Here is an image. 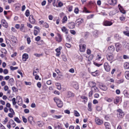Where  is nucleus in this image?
I'll list each match as a JSON object with an SVG mask.
<instances>
[{
  "instance_id": "obj_59",
  "label": "nucleus",
  "mask_w": 129,
  "mask_h": 129,
  "mask_svg": "<svg viewBox=\"0 0 129 129\" xmlns=\"http://www.w3.org/2000/svg\"><path fill=\"white\" fill-rule=\"evenodd\" d=\"M8 121V118L7 117H6L5 120H4V121H3V122H4V123L5 124Z\"/></svg>"
},
{
  "instance_id": "obj_16",
  "label": "nucleus",
  "mask_w": 129,
  "mask_h": 129,
  "mask_svg": "<svg viewBox=\"0 0 129 129\" xmlns=\"http://www.w3.org/2000/svg\"><path fill=\"white\" fill-rule=\"evenodd\" d=\"M91 91L93 92H98L99 91L98 88L95 86L91 87Z\"/></svg>"
},
{
  "instance_id": "obj_19",
  "label": "nucleus",
  "mask_w": 129,
  "mask_h": 129,
  "mask_svg": "<svg viewBox=\"0 0 129 129\" xmlns=\"http://www.w3.org/2000/svg\"><path fill=\"white\" fill-rule=\"evenodd\" d=\"M17 98L18 100V103L19 104H21L22 103V100L20 96H17Z\"/></svg>"
},
{
  "instance_id": "obj_24",
  "label": "nucleus",
  "mask_w": 129,
  "mask_h": 129,
  "mask_svg": "<svg viewBox=\"0 0 129 129\" xmlns=\"http://www.w3.org/2000/svg\"><path fill=\"white\" fill-rule=\"evenodd\" d=\"M120 97L116 96L115 98V99L114 100V103L117 104L119 101Z\"/></svg>"
},
{
  "instance_id": "obj_12",
  "label": "nucleus",
  "mask_w": 129,
  "mask_h": 129,
  "mask_svg": "<svg viewBox=\"0 0 129 129\" xmlns=\"http://www.w3.org/2000/svg\"><path fill=\"white\" fill-rule=\"evenodd\" d=\"M99 87L101 89L104 91H106L107 89V88L106 86L102 84H100Z\"/></svg>"
},
{
  "instance_id": "obj_63",
  "label": "nucleus",
  "mask_w": 129,
  "mask_h": 129,
  "mask_svg": "<svg viewBox=\"0 0 129 129\" xmlns=\"http://www.w3.org/2000/svg\"><path fill=\"white\" fill-rule=\"evenodd\" d=\"M25 83L26 85H30L31 84V83L30 82H26L25 81Z\"/></svg>"
},
{
  "instance_id": "obj_27",
  "label": "nucleus",
  "mask_w": 129,
  "mask_h": 129,
  "mask_svg": "<svg viewBox=\"0 0 129 129\" xmlns=\"http://www.w3.org/2000/svg\"><path fill=\"white\" fill-rule=\"evenodd\" d=\"M62 31L65 32L66 34L68 33V30L64 26L62 28Z\"/></svg>"
},
{
  "instance_id": "obj_13",
  "label": "nucleus",
  "mask_w": 129,
  "mask_h": 129,
  "mask_svg": "<svg viewBox=\"0 0 129 129\" xmlns=\"http://www.w3.org/2000/svg\"><path fill=\"white\" fill-rule=\"evenodd\" d=\"M76 23H78V25H79L81 23L83 22V20L82 19L79 18L76 20Z\"/></svg>"
},
{
  "instance_id": "obj_51",
  "label": "nucleus",
  "mask_w": 129,
  "mask_h": 129,
  "mask_svg": "<svg viewBox=\"0 0 129 129\" xmlns=\"http://www.w3.org/2000/svg\"><path fill=\"white\" fill-rule=\"evenodd\" d=\"M27 40L28 44H29L31 42L30 38L29 37L27 38Z\"/></svg>"
},
{
  "instance_id": "obj_44",
  "label": "nucleus",
  "mask_w": 129,
  "mask_h": 129,
  "mask_svg": "<svg viewBox=\"0 0 129 129\" xmlns=\"http://www.w3.org/2000/svg\"><path fill=\"white\" fill-rule=\"evenodd\" d=\"M30 12L29 11L27 10L26 11L25 15L27 17H28L29 15Z\"/></svg>"
},
{
  "instance_id": "obj_45",
  "label": "nucleus",
  "mask_w": 129,
  "mask_h": 129,
  "mask_svg": "<svg viewBox=\"0 0 129 129\" xmlns=\"http://www.w3.org/2000/svg\"><path fill=\"white\" fill-rule=\"evenodd\" d=\"M102 109V107L101 106H97L96 107V109L98 111H100Z\"/></svg>"
},
{
  "instance_id": "obj_14",
  "label": "nucleus",
  "mask_w": 129,
  "mask_h": 129,
  "mask_svg": "<svg viewBox=\"0 0 129 129\" xmlns=\"http://www.w3.org/2000/svg\"><path fill=\"white\" fill-rule=\"evenodd\" d=\"M67 97L68 98L71 97H74V94L71 92L69 91L67 93Z\"/></svg>"
},
{
  "instance_id": "obj_38",
  "label": "nucleus",
  "mask_w": 129,
  "mask_h": 129,
  "mask_svg": "<svg viewBox=\"0 0 129 129\" xmlns=\"http://www.w3.org/2000/svg\"><path fill=\"white\" fill-rule=\"evenodd\" d=\"M123 33L124 34L128 37H129V31H124Z\"/></svg>"
},
{
  "instance_id": "obj_21",
  "label": "nucleus",
  "mask_w": 129,
  "mask_h": 129,
  "mask_svg": "<svg viewBox=\"0 0 129 129\" xmlns=\"http://www.w3.org/2000/svg\"><path fill=\"white\" fill-rule=\"evenodd\" d=\"M8 123H9L11 125H12L13 127H14L16 126L15 122L12 119H11L9 121V122H8Z\"/></svg>"
},
{
  "instance_id": "obj_43",
  "label": "nucleus",
  "mask_w": 129,
  "mask_h": 129,
  "mask_svg": "<svg viewBox=\"0 0 129 129\" xmlns=\"http://www.w3.org/2000/svg\"><path fill=\"white\" fill-rule=\"evenodd\" d=\"M33 117L31 116H29L28 117V120L30 123H31L32 121L33 120Z\"/></svg>"
},
{
  "instance_id": "obj_18",
  "label": "nucleus",
  "mask_w": 129,
  "mask_h": 129,
  "mask_svg": "<svg viewBox=\"0 0 129 129\" xmlns=\"http://www.w3.org/2000/svg\"><path fill=\"white\" fill-rule=\"evenodd\" d=\"M104 125L106 127V129H110V123L108 122H105Z\"/></svg>"
},
{
  "instance_id": "obj_56",
  "label": "nucleus",
  "mask_w": 129,
  "mask_h": 129,
  "mask_svg": "<svg viewBox=\"0 0 129 129\" xmlns=\"http://www.w3.org/2000/svg\"><path fill=\"white\" fill-rule=\"evenodd\" d=\"M106 101L109 102H111L113 100V99L112 98H108L106 99Z\"/></svg>"
},
{
  "instance_id": "obj_41",
  "label": "nucleus",
  "mask_w": 129,
  "mask_h": 129,
  "mask_svg": "<svg viewBox=\"0 0 129 129\" xmlns=\"http://www.w3.org/2000/svg\"><path fill=\"white\" fill-rule=\"evenodd\" d=\"M62 116L61 115H54L53 116V117L54 118H55L56 119H59L60 118L62 117Z\"/></svg>"
},
{
  "instance_id": "obj_32",
  "label": "nucleus",
  "mask_w": 129,
  "mask_h": 129,
  "mask_svg": "<svg viewBox=\"0 0 129 129\" xmlns=\"http://www.w3.org/2000/svg\"><path fill=\"white\" fill-rule=\"evenodd\" d=\"M115 45L116 47V51L118 52L120 47V45L119 44L117 43Z\"/></svg>"
},
{
  "instance_id": "obj_7",
  "label": "nucleus",
  "mask_w": 129,
  "mask_h": 129,
  "mask_svg": "<svg viewBox=\"0 0 129 129\" xmlns=\"http://www.w3.org/2000/svg\"><path fill=\"white\" fill-rule=\"evenodd\" d=\"M68 27L70 29H73L75 27V23L73 22H70L68 23Z\"/></svg>"
},
{
  "instance_id": "obj_9",
  "label": "nucleus",
  "mask_w": 129,
  "mask_h": 129,
  "mask_svg": "<svg viewBox=\"0 0 129 129\" xmlns=\"http://www.w3.org/2000/svg\"><path fill=\"white\" fill-rule=\"evenodd\" d=\"M115 50V48L114 46H111L109 47L108 50L109 51L110 53H112Z\"/></svg>"
},
{
  "instance_id": "obj_49",
  "label": "nucleus",
  "mask_w": 129,
  "mask_h": 129,
  "mask_svg": "<svg viewBox=\"0 0 129 129\" xmlns=\"http://www.w3.org/2000/svg\"><path fill=\"white\" fill-rule=\"evenodd\" d=\"M22 120L23 122L25 123H26L27 122V119L25 118L24 116H22Z\"/></svg>"
},
{
  "instance_id": "obj_60",
  "label": "nucleus",
  "mask_w": 129,
  "mask_h": 129,
  "mask_svg": "<svg viewBox=\"0 0 129 129\" xmlns=\"http://www.w3.org/2000/svg\"><path fill=\"white\" fill-rule=\"evenodd\" d=\"M0 128L1 129H6L4 126L0 123Z\"/></svg>"
},
{
  "instance_id": "obj_35",
  "label": "nucleus",
  "mask_w": 129,
  "mask_h": 129,
  "mask_svg": "<svg viewBox=\"0 0 129 129\" xmlns=\"http://www.w3.org/2000/svg\"><path fill=\"white\" fill-rule=\"evenodd\" d=\"M14 120L18 123H20L21 121L17 117H15L14 118Z\"/></svg>"
},
{
  "instance_id": "obj_4",
  "label": "nucleus",
  "mask_w": 129,
  "mask_h": 129,
  "mask_svg": "<svg viewBox=\"0 0 129 129\" xmlns=\"http://www.w3.org/2000/svg\"><path fill=\"white\" fill-rule=\"evenodd\" d=\"M103 24L105 26H110L113 23L110 21L106 20L103 22Z\"/></svg>"
},
{
  "instance_id": "obj_55",
  "label": "nucleus",
  "mask_w": 129,
  "mask_h": 129,
  "mask_svg": "<svg viewBox=\"0 0 129 129\" xmlns=\"http://www.w3.org/2000/svg\"><path fill=\"white\" fill-rule=\"evenodd\" d=\"M78 11H79V9H78V8H75V10H74L76 14H77L78 13Z\"/></svg>"
},
{
  "instance_id": "obj_58",
  "label": "nucleus",
  "mask_w": 129,
  "mask_h": 129,
  "mask_svg": "<svg viewBox=\"0 0 129 129\" xmlns=\"http://www.w3.org/2000/svg\"><path fill=\"white\" fill-rule=\"evenodd\" d=\"M93 103L94 104H98V102L96 100H94L93 101Z\"/></svg>"
},
{
  "instance_id": "obj_62",
  "label": "nucleus",
  "mask_w": 129,
  "mask_h": 129,
  "mask_svg": "<svg viewBox=\"0 0 129 129\" xmlns=\"http://www.w3.org/2000/svg\"><path fill=\"white\" fill-rule=\"evenodd\" d=\"M40 37L39 36H38L35 38V40L37 41H39L40 39Z\"/></svg>"
},
{
  "instance_id": "obj_50",
  "label": "nucleus",
  "mask_w": 129,
  "mask_h": 129,
  "mask_svg": "<svg viewBox=\"0 0 129 129\" xmlns=\"http://www.w3.org/2000/svg\"><path fill=\"white\" fill-rule=\"evenodd\" d=\"M120 12L121 13H122L123 14H125V13L126 12H125V11L123 9L121 8V9H120Z\"/></svg>"
},
{
  "instance_id": "obj_25",
  "label": "nucleus",
  "mask_w": 129,
  "mask_h": 129,
  "mask_svg": "<svg viewBox=\"0 0 129 129\" xmlns=\"http://www.w3.org/2000/svg\"><path fill=\"white\" fill-rule=\"evenodd\" d=\"M34 70L33 74L34 75L36 76L37 75V73L39 72L38 69L37 68H35Z\"/></svg>"
},
{
  "instance_id": "obj_6",
  "label": "nucleus",
  "mask_w": 129,
  "mask_h": 129,
  "mask_svg": "<svg viewBox=\"0 0 129 129\" xmlns=\"http://www.w3.org/2000/svg\"><path fill=\"white\" fill-rule=\"evenodd\" d=\"M106 56L107 60L109 61L112 60L113 58V55L112 53L108 54Z\"/></svg>"
},
{
  "instance_id": "obj_17",
  "label": "nucleus",
  "mask_w": 129,
  "mask_h": 129,
  "mask_svg": "<svg viewBox=\"0 0 129 129\" xmlns=\"http://www.w3.org/2000/svg\"><path fill=\"white\" fill-rule=\"evenodd\" d=\"M28 55L27 54H24L22 56V59L23 61H25L26 59L28 58Z\"/></svg>"
},
{
  "instance_id": "obj_42",
  "label": "nucleus",
  "mask_w": 129,
  "mask_h": 129,
  "mask_svg": "<svg viewBox=\"0 0 129 129\" xmlns=\"http://www.w3.org/2000/svg\"><path fill=\"white\" fill-rule=\"evenodd\" d=\"M61 57L63 61H67V59L65 55H62L61 56Z\"/></svg>"
},
{
  "instance_id": "obj_52",
  "label": "nucleus",
  "mask_w": 129,
  "mask_h": 129,
  "mask_svg": "<svg viewBox=\"0 0 129 129\" xmlns=\"http://www.w3.org/2000/svg\"><path fill=\"white\" fill-rule=\"evenodd\" d=\"M47 116V114L46 113L44 112V113H42V116L43 117H46Z\"/></svg>"
},
{
  "instance_id": "obj_29",
  "label": "nucleus",
  "mask_w": 129,
  "mask_h": 129,
  "mask_svg": "<svg viewBox=\"0 0 129 129\" xmlns=\"http://www.w3.org/2000/svg\"><path fill=\"white\" fill-rule=\"evenodd\" d=\"M57 87V88L59 90H60L61 89V87L60 84L59 83H55Z\"/></svg>"
},
{
  "instance_id": "obj_30",
  "label": "nucleus",
  "mask_w": 129,
  "mask_h": 129,
  "mask_svg": "<svg viewBox=\"0 0 129 129\" xmlns=\"http://www.w3.org/2000/svg\"><path fill=\"white\" fill-rule=\"evenodd\" d=\"M123 93L125 97L127 98L129 97V94L128 93V92L126 90H124L123 91Z\"/></svg>"
},
{
  "instance_id": "obj_57",
  "label": "nucleus",
  "mask_w": 129,
  "mask_h": 129,
  "mask_svg": "<svg viewBox=\"0 0 129 129\" xmlns=\"http://www.w3.org/2000/svg\"><path fill=\"white\" fill-rule=\"evenodd\" d=\"M44 25L46 28H48L49 27V25L46 23H44Z\"/></svg>"
},
{
  "instance_id": "obj_15",
  "label": "nucleus",
  "mask_w": 129,
  "mask_h": 129,
  "mask_svg": "<svg viewBox=\"0 0 129 129\" xmlns=\"http://www.w3.org/2000/svg\"><path fill=\"white\" fill-rule=\"evenodd\" d=\"M57 36H58V37L56 38V41L58 42H60L62 41V38L59 34H58Z\"/></svg>"
},
{
  "instance_id": "obj_28",
  "label": "nucleus",
  "mask_w": 129,
  "mask_h": 129,
  "mask_svg": "<svg viewBox=\"0 0 129 129\" xmlns=\"http://www.w3.org/2000/svg\"><path fill=\"white\" fill-rule=\"evenodd\" d=\"M124 68L126 69H129V63L126 62L124 63Z\"/></svg>"
},
{
  "instance_id": "obj_11",
  "label": "nucleus",
  "mask_w": 129,
  "mask_h": 129,
  "mask_svg": "<svg viewBox=\"0 0 129 129\" xmlns=\"http://www.w3.org/2000/svg\"><path fill=\"white\" fill-rule=\"evenodd\" d=\"M29 20L30 22L32 24L34 23L35 21V20L33 18V15H30L29 17Z\"/></svg>"
},
{
  "instance_id": "obj_31",
  "label": "nucleus",
  "mask_w": 129,
  "mask_h": 129,
  "mask_svg": "<svg viewBox=\"0 0 129 129\" xmlns=\"http://www.w3.org/2000/svg\"><path fill=\"white\" fill-rule=\"evenodd\" d=\"M67 20V18L66 16H64L62 20V23H64L66 22Z\"/></svg>"
},
{
  "instance_id": "obj_8",
  "label": "nucleus",
  "mask_w": 129,
  "mask_h": 129,
  "mask_svg": "<svg viewBox=\"0 0 129 129\" xmlns=\"http://www.w3.org/2000/svg\"><path fill=\"white\" fill-rule=\"evenodd\" d=\"M1 23L2 25L4 27L7 28L8 26V24L6 21L4 19L1 20Z\"/></svg>"
},
{
  "instance_id": "obj_61",
  "label": "nucleus",
  "mask_w": 129,
  "mask_h": 129,
  "mask_svg": "<svg viewBox=\"0 0 129 129\" xmlns=\"http://www.w3.org/2000/svg\"><path fill=\"white\" fill-rule=\"evenodd\" d=\"M9 88L8 86L5 85L4 87V90L5 91H7L8 90Z\"/></svg>"
},
{
  "instance_id": "obj_34",
  "label": "nucleus",
  "mask_w": 129,
  "mask_h": 129,
  "mask_svg": "<svg viewBox=\"0 0 129 129\" xmlns=\"http://www.w3.org/2000/svg\"><path fill=\"white\" fill-rule=\"evenodd\" d=\"M88 110L90 111H91V103H89L88 105Z\"/></svg>"
},
{
  "instance_id": "obj_47",
  "label": "nucleus",
  "mask_w": 129,
  "mask_h": 129,
  "mask_svg": "<svg viewBox=\"0 0 129 129\" xmlns=\"http://www.w3.org/2000/svg\"><path fill=\"white\" fill-rule=\"evenodd\" d=\"M62 49V47H59L58 48L56 49L55 50L57 52H60V50Z\"/></svg>"
},
{
  "instance_id": "obj_22",
  "label": "nucleus",
  "mask_w": 129,
  "mask_h": 129,
  "mask_svg": "<svg viewBox=\"0 0 129 129\" xmlns=\"http://www.w3.org/2000/svg\"><path fill=\"white\" fill-rule=\"evenodd\" d=\"M81 97V98L83 100V102H84V103L87 102V98L86 97L84 96H82Z\"/></svg>"
},
{
  "instance_id": "obj_20",
  "label": "nucleus",
  "mask_w": 129,
  "mask_h": 129,
  "mask_svg": "<svg viewBox=\"0 0 129 129\" xmlns=\"http://www.w3.org/2000/svg\"><path fill=\"white\" fill-rule=\"evenodd\" d=\"M73 87L76 89H77L79 88V85L77 82H75L73 84Z\"/></svg>"
},
{
  "instance_id": "obj_2",
  "label": "nucleus",
  "mask_w": 129,
  "mask_h": 129,
  "mask_svg": "<svg viewBox=\"0 0 129 129\" xmlns=\"http://www.w3.org/2000/svg\"><path fill=\"white\" fill-rule=\"evenodd\" d=\"M117 116L118 118H122L124 114L122 110L120 109H119L117 110Z\"/></svg>"
},
{
  "instance_id": "obj_23",
  "label": "nucleus",
  "mask_w": 129,
  "mask_h": 129,
  "mask_svg": "<svg viewBox=\"0 0 129 129\" xmlns=\"http://www.w3.org/2000/svg\"><path fill=\"white\" fill-rule=\"evenodd\" d=\"M90 86L91 87L96 86V84L94 82L92 81L89 82V83Z\"/></svg>"
},
{
  "instance_id": "obj_33",
  "label": "nucleus",
  "mask_w": 129,
  "mask_h": 129,
  "mask_svg": "<svg viewBox=\"0 0 129 129\" xmlns=\"http://www.w3.org/2000/svg\"><path fill=\"white\" fill-rule=\"evenodd\" d=\"M74 114L75 116L78 117L80 116L79 113L76 110H74Z\"/></svg>"
},
{
  "instance_id": "obj_26",
  "label": "nucleus",
  "mask_w": 129,
  "mask_h": 129,
  "mask_svg": "<svg viewBox=\"0 0 129 129\" xmlns=\"http://www.w3.org/2000/svg\"><path fill=\"white\" fill-rule=\"evenodd\" d=\"M124 74L126 78L129 80V71H126Z\"/></svg>"
},
{
  "instance_id": "obj_64",
  "label": "nucleus",
  "mask_w": 129,
  "mask_h": 129,
  "mask_svg": "<svg viewBox=\"0 0 129 129\" xmlns=\"http://www.w3.org/2000/svg\"><path fill=\"white\" fill-rule=\"evenodd\" d=\"M37 86L39 88H40L41 86V84L40 82H38L37 84Z\"/></svg>"
},
{
  "instance_id": "obj_1",
  "label": "nucleus",
  "mask_w": 129,
  "mask_h": 129,
  "mask_svg": "<svg viewBox=\"0 0 129 129\" xmlns=\"http://www.w3.org/2000/svg\"><path fill=\"white\" fill-rule=\"evenodd\" d=\"M54 100L56 103L58 107L60 108L62 107L63 105V103L60 99L57 98H54Z\"/></svg>"
},
{
  "instance_id": "obj_3",
  "label": "nucleus",
  "mask_w": 129,
  "mask_h": 129,
  "mask_svg": "<svg viewBox=\"0 0 129 129\" xmlns=\"http://www.w3.org/2000/svg\"><path fill=\"white\" fill-rule=\"evenodd\" d=\"M79 46L80 51L81 52H84L86 49V45L85 44H80Z\"/></svg>"
},
{
  "instance_id": "obj_10",
  "label": "nucleus",
  "mask_w": 129,
  "mask_h": 129,
  "mask_svg": "<svg viewBox=\"0 0 129 129\" xmlns=\"http://www.w3.org/2000/svg\"><path fill=\"white\" fill-rule=\"evenodd\" d=\"M95 122L98 125H101L103 122V121L102 120L98 118H96L95 119Z\"/></svg>"
},
{
  "instance_id": "obj_46",
  "label": "nucleus",
  "mask_w": 129,
  "mask_h": 129,
  "mask_svg": "<svg viewBox=\"0 0 129 129\" xmlns=\"http://www.w3.org/2000/svg\"><path fill=\"white\" fill-rule=\"evenodd\" d=\"M10 69L12 70H14L17 69H18L17 67H14L12 66H11L10 67Z\"/></svg>"
},
{
  "instance_id": "obj_53",
  "label": "nucleus",
  "mask_w": 129,
  "mask_h": 129,
  "mask_svg": "<svg viewBox=\"0 0 129 129\" xmlns=\"http://www.w3.org/2000/svg\"><path fill=\"white\" fill-rule=\"evenodd\" d=\"M4 73L5 74H7L8 73V70L7 69H5L3 71Z\"/></svg>"
},
{
  "instance_id": "obj_5",
  "label": "nucleus",
  "mask_w": 129,
  "mask_h": 129,
  "mask_svg": "<svg viewBox=\"0 0 129 129\" xmlns=\"http://www.w3.org/2000/svg\"><path fill=\"white\" fill-rule=\"evenodd\" d=\"M104 67L106 71L109 72L110 71V68L107 62H105L104 63Z\"/></svg>"
},
{
  "instance_id": "obj_40",
  "label": "nucleus",
  "mask_w": 129,
  "mask_h": 129,
  "mask_svg": "<svg viewBox=\"0 0 129 129\" xmlns=\"http://www.w3.org/2000/svg\"><path fill=\"white\" fill-rule=\"evenodd\" d=\"M14 81V80L13 78L10 79L8 81L9 83L11 84L13 83Z\"/></svg>"
},
{
  "instance_id": "obj_36",
  "label": "nucleus",
  "mask_w": 129,
  "mask_h": 129,
  "mask_svg": "<svg viewBox=\"0 0 129 129\" xmlns=\"http://www.w3.org/2000/svg\"><path fill=\"white\" fill-rule=\"evenodd\" d=\"M61 126L59 124L56 125L55 126V129H61Z\"/></svg>"
},
{
  "instance_id": "obj_37",
  "label": "nucleus",
  "mask_w": 129,
  "mask_h": 129,
  "mask_svg": "<svg viewBox=\"0 0 129 129\" xmlns=\"http://www.w3.org/2000/svg\"><path fill=\"white\" fill-rule=\"evenodd\" d=\"M12 41L13 42H14L15 43H16L17 41L16 38L14 37H13L12 38Z\"/></svg>"
},
{
  "instance_id": "obj_39",
  "label": "nucleus",
  "mask_w": 129,
  "mask_h": 129,
  "mask_svg": "<svg viewBox=\"0 0 129 129\" xmlns=\"http://www.w3.org/2000/svg\"><path fill=\"white\" fill-rule=\"evenodd\" d=\"M40 30L38 29V30H34V34L35 36H37L39 32H40Z\"/></svg>"
},
{
  "instance_id": "obj_48",
  "label": "nucleus",
  "mask_w": 129,
  "mask_h": 129,
  "mask_svg": "<svg viewBox=\"0 0 129 129\" xmlns=\"http://www.w3.org/2000/svg\"><path fill=\"white\" fill-rule=\"evenodd\" d=\"M14 113H9L8 114V116L10 118H12L13 117V115H14Z\"/></svg>"
},
{
  "instance_id": "obj_54",
  "label": "nucleus",
  "mask_w": 129,
  "mask_h": 129,
  "mask_svg": "<svg viewBox=\"0 0 129 129\" xmlns=\"http://www.w3.org/2000/svg\"><path fill=\"white\" fill-rule=\"evenodd\" d=\"M125 17L124 16H122L120 17V20L122 21H123L125 20Z\"/></svg>"
}]
</instances>
